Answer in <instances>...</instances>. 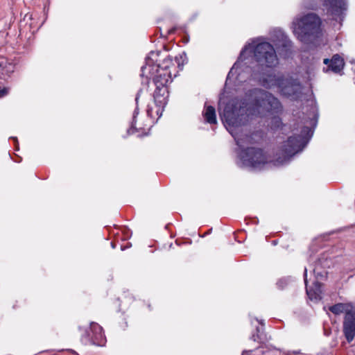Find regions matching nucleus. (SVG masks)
Returning a JSON list of instances; mask_svg holds the SVG:
<instances>
[{
	"instance_id": "nucleus-1",
	"label": "nucleus",
	"mask_w": 355,
	"mask_h": 355,
	"mask_svg": "<svg viewBox=\"0 0 355 355\" xmlns=\"http://www.w3.org/2000/svg\"><path fill=\"white\" fill-rule=\"evenodd\" d=\"M281 109V104L276 97L260 89L249 90L241 100L232 99L225 103L223 99H220L218 111L220 117L238 146V155L243 166L261 169L269 162V157L261 149L250 147L263 137L260 130L252 132L250 123L254 117L270 116L268 126L272 130H277L282 123L275 114Z\"/></svg>"
},
{
	"instance_id": "nucleus-2",
	"label": "nucleus",
	"mask_w": 355,
	"mask_h": 355,
	"mask_svg": "<svg viewBox=\"0 0 355 355\" xmlns=\"http://www.w3.org/2000/svg\"><path fill=\"white\" fill-rule=\"evenodd\" d=\"M259 40L252 41L246 44L241 51L238 60L230 69L227 81L235 78L242 82L243 73L249 70L251 76L257 79L267 88L277 87L280 94L284 96L297 100L300 97L302 85L297 80L289 75H275L270 69L275 67L279 60L275 50L268 42H258Z\"/></svg>"
},
{
	"instance_id": "nucleus-3",
	"label": "nucleus",
	"mask_w": 355,
	"mask_h": 355,
	"mask_svg": "<svg viewBox=\"0 0 355 355\" xmlns=\"http://www.w3.org/2000/svg\"><path fill=\"white\" fill-rule=\"evenodd\" d=\"M317 118V110L312 107L307 116L303 119V126L301 128L300 134L297 137H289L284 142L282 149L283 158L277 159L278 164H284L306 146L313 135L312 128L316 125ZM296 135V133L294 134V135Z\"/></svg>"
},
{
	"instance_id": "nucleus-4",
	"label": "nucleus",
	"mask_w": 355,
	"mask_h": 355,
	"mask_svg": "<svg viewBox=\"0 0 355 355\" xmlns=\"http://www.w3.org/2000/svg\"><path fill=\"white\" fill-rule=\"evenodd\" d=\"M320 24V19L316 15L307 14L293 21V33L302 42L309 43L318 37Z\"/></svg>"
},
{
	"instance_id": "nucleus-5",
	"label": "nucleus",
	"mask_w": 355,
	"mask_h": 355,
	"mask_svg": "<svg viewBox=\"0 0 355 355\" xmlns=\"http://www.w3.org/2000/svg\"><path fill=\"white\" fill-rule=\"evenodd\" d=\"M159 51H151L146 60V64L141 67V76L172 73L171 68H175V64L170 56L165 58L162 62L158 60Z\"/></svg>"
},
{
	"instance_id": "nucleus-6",
	"label": "nucleus",
	"mask_w": 355,
	"mask_h": 355,
	"mask_svg": "<svg viewBox=\"0 0 355 355\" xmlns=\"http://www.w3.org/2000/svg\"><path fill=\"white\" fill-rule=\"evenodd\" d=\"M148 78H152L156 86L154 92L155 103L158 106L157 114L160 117L162 114V108L166 104L168 97V89L166 87L168 82L172 81V73H162L148 75Z\"/></svg>"
},
{
	"instance_id": "nucleus-7",
	"label": "nucleus",
	"mask_w": 355,
	"mask_h": 355,
	"mask_svg": "<svg viewBox=\"0 0 355 355\" xmlns=\"http://www.w3.org/2000/svg\"><path fill=\"white\" fill-rule=\"evenodd\" d=\"M313 272L315 276V282L313 284V288L308 286L307 268H304V279L306 285V294L311 300L318 301L321 300L322 288L321 284L318 282L319 279H322L325 277V272L320 271L318 267L313 268Z\"/></svg>"
},
{
	"instance_id": "nucleus-8",
	"label": "nucleus",
	"mask_w": 355,
	"mask_h": 355,
	"mask_svg": "<svg viewBox=\"0 0 355 355\" xmlns=\"http://www.w3.org/2000/svg\"><path fill=\"white\" fill-rule=\"evenodd\" d=\"M106 339L103 332V328L96 322H91L89 331H86L82 337V342L85 344H93L103 346Z\"/></svg>"
},
{
	"instance_id": "nucleus-9",
	"label": "nucleus",
	"mask_w": 355,
	"mask_h": 355,
	"mask_svg": "<svg viewBox=\"0 0 355 355\" xmlns=\"http://www.w3.org/2000/svg\"><path fill=\"white\" fill-rule=\"evenodd\" d=\"M343 331L347 340L352 341L355 336V313L345 316Z\"/></svg>"
},
{
	"instance_id": "nucleus-10",
	"label": "nucleus",
	"mask_w": 355,
	"mask_h": 355,
	"mask_svg": "<svg viewBox=\"0 0 355 355\" xmlns=\"http://www.w3.org/2000/svg\"><path fill=\"white\" fill-rule=\"evenodd\" d=\"M273 42L277 49L280 51V53H282L285 57L288 56L291 49V42L283 32L279 31L277 39L274 40Z\"/></svg>"
},
{
	"instance_id": "nucleus-11",
	"label": "nucleus",
	"mask_w": 355,
	"mask_h": 355,
	"mask_svg": "<svg viewBox=\"0 0 355 355\" xmlns=\"http://www.w3.org/2000/svg\"><path fill=\"white\" fill-rule=\"evenodd\" d=\"M323 63L328 66L327 71L331 70L336 73H340L343 69L345 65L343 58L338 54L334 55L331 60L324 59Z\"/></svg>"
},
{
	"instance_id": "nucleus-12",
	"label": "nucleus",
	"mask_w": 355,
	"mask_h": 355,
	"mask_svg": "<svg viewBox=\"0 0 355 355\" xmlns=\"http://www.w3.org/2000/svg\"><path fill=\"white\" fill-rule=\"evenodd\" d=\"M324 4L328 7L329 10L334 15H340L346 9L345 0H324Z\"/></svg>"
},
{
	"instance_id": "nucleus-13",
	"label": "nucleus",
	"mask_w": 355,
	"mask_h": 355,
	"mask_svg": "<svg viewBox=\"0 0 355 355\" xmlns=\"http://www.w3.org/2000/svg\"><path fill=\"white\" fill-rule=\"evenodd\" d=\"M329 311L335 315H340L341 313H354L352 311V306L349 304L338 303L329 307Z\"/></svg>"
},
{
	"instance_id": "nucleus-14",
	"label": "nucleus",
	"mask_w": 355,
	"mask_h": 355,
	"mask_svg": "<svg viewBox=\"0 0 355 355\" xmlns=\"http://www.w3.org/2000/svg\"><path fill=\"white\" fill-rule=\"evenodd\" d=\"M206 121L210 124L216 123L215 108L211 105L206 106L203 113Z\"/></svg>"
},
{
	"instance_id": "nucleus-15",
	"label": "nucleus",
	"mask_w": 355,
	"mask_h": 355,
	"mask_svg": "<svg viewBox=\"0 0 355 355\" xmlns=\"http://www.w3.org/2000/svg\"><path fill=\"white\" fill-rule=\"evenodd\" d=\"M0 69L2 70V73L9 74L14 71V66L7 61L0 62Z\"/></svg>"
},
{
	"instance_id": "nucleus-16",
	"label": "nucleus",
	"mask_w": 355,
	"mask_h": 355,
	"mask_svg": "<svg viewBox=\"0 0 355 355\" xmlns=\"http://www.w3.org/2000/svg\"><path fill=\"white\" fill-rule=\"evenodd\" d=\"M139 114L137 108L135 109L133 114V121L131 125V128L128 130V134H133L135 132V119L136 116Z\"/></svg>"
},
{
	"instance_id": "nucleus-17",
	"label": "nucleus",
	"mask_w": 355,
	"mask_h": 355,
	"mask_svg": "<svg viewBox=\"0 0 355 355\" xmlns=\"http://www.w3.org/2000/svg\"><path fill=\"white\" fill-rule=\"evenodd\" d=\"M175 62L178 64V67L182 69V67L184 64V60L182 55L175 56Z\"/></svg>"
},
{
	"instance_id": "nucleus-18",
	"label": "nucleus",
	"mask_w": 355,
	"mask_h": 355,
	"mask_svg": "<svg viewBox=\"0 0 355 355\" xmlns=\"http://www.w3.org/2000/svg\"><path fill=\"white\" fill-rule=\"evenodd\" d=\"M9 92L8 88H3L0 89V98H2L5 96H6Z\"/></svg>"
},
{
	"instance_id": "nucleus-19",
	"label": "nucleus",
	"mask_w": 355,
	"mask_h": 355,
	"mask_svg": "<svg viewBox=\"0 0 355 355\" xmlns=\"http://www.w3.org/2000/svg\"><path fill=\"white\" fill-rule=\"evenodd\" d=\"M147 114L150 116V117H153V109L148 105V108H147Z\"/></svg>"
},
{
	"instance_id": "nucleus-20",
	"label": "nucleus",
	"mask_w": 355,
	"mask_h": 355,
	"mask_svg": "<svg viewBox=\"0 0 355 355\" xmlns=\"http://www.w3.org/2000/svg\"><path fill=\"white\" fill-rule=\"evenodd\" d=\"M286 355H304L303 354L297 352H293L287 354Z\"/></svg>"
},
{
	"instance_id": "nucleus-21",
	"label": "nucleus",
	"mask_w": 355,
	"mask_h": 355,
	"mask_svg": "<svg viewBox=\"0 0 355 355\" xmlns=\"http://www.w3.org/2000/svg\"><path fill=\"white\" fill-rule=\"evenodd\" d=\"M285 280L284 279H280L278 282H277V285L279 286V287H283V286L282 285L283 283H284Z\"/></svg>"
},
{
	"instance_id": "nucleus-22",
	"label": "nucleus",
	"mask_w": 355,
	"mask_h": 355,
	"mask_svg": "<svg viewBox=\"0 0 355 355\" xmlns=\"http://www.w3.org/2000/svg\"><path fill=\"white\" fill-rule=\"evenodd\" d=\"M251 352L252 351H244L242 355H249V354H250Z\"/></svg>"
},
{
	"instance_id": "nucleus-23",
	"label": "nucleus",
	"mask_w": 355,
	"mask_h": 355,
	"mask_svg": "<svg viewBox=\"0 0 355 355\" xmlns=\"http://www.w3.org/2000/svg\"><path fill=\"white\" fill-rule=\"evenodd\" d=\"M139 95V92L137 94L136 98H135V101H136L137 104L138 103Z\"/></svg>"
},
{
	"instance_id": "nucleus-24",
	"label": "nucleus",
	"mask_w": 355,
	"mask_h": 355,
	"mask_svg": "<svg viewBox=\"0 0 355 355\" xmlns=\"http://www.w3.org/2000/svg\"><path fill=\"white\" fill-rule=\"evenodd\" d=\"M158 98L159 99H162V92H158Z\"/></svg>"
},
{
	"instance_id": "nucleus-25",
	"label": "nucleus",
	"mask_w": 355,
	"mask_h": 355,
	"mask_svg": "<svg viewBox=\"0 0 355 355\" xmlns=\"http://www.w3.org/2000/svg\"><path fill=\"white\" fill-rule=\"evenodd\" d=\"M252 338H253L254 340H256V337H255L254 335L252 336Z\"/></svg>"
},
{
	"instance_id": "nucleus-26",
	"label": "nucleus",
	"mask_w": 355,
	"mask_h": 355,
	"mask_svg": "<svg viewBox=\"0 0 355 355\" xmlns=\"http://www.w3.org/2000/svg\"><path fill=\"white\" fill-rule=\"evenodd\" d=\"M13 139L17 141V138L14 137Z\"/></svg>"
},
{
	"instance_id": "nucleus-27",
	"label": "nucleus",
	"mask_w": 355,
	"mask_h": 355,
	"mask_svg": "<svg viewBox=\"0 0 355 355\" xmlns=\"http://www.w3.org/2000/svg\"><path fill=\"white\" fill-rule=\"evenodd\" d=\"M111 244H112V248H114V244L112 243Z\"/></svg>"
}]
</instances>
